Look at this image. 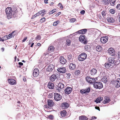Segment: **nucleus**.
I'll return each instance as SVG.
<instances>
[{
  "label": "nucleus",
  "instance_id": "f257e3e1",
  "mask_svg": "<svg viewBox=\"0 0 120 120\" xmlns=\"http://www.w3.org/2000/svg\"><path fill=\"white\" fill-rule=\"evenodd\" d=\"M86 81L90 83H94V87L96 89H100L103 87V84L101 82H96L97 80V78H93L87 76L86 77Z\"/></svg>",
  "mask_w": 120,
  "mask_h": 120
},
{
  "label": "nucleus",
  "instance_id": "f03ea898",
  "mask_svg": "<svg viewBox=\"0 0 120 120\" xmlns=\"http://www.w3.org/2000/svg\"><path fill=\"white\" fill-rule=\"evenodd\" d=\"M47 104L48 105H44L45 108L51 109L55 105V103L53 100L49 99L47 101Z\"/></svg>",
  "mask_w": 120,
  "mask_h": 120
},
{
  "label": "nucleus",
  "instance_id": "7ed1b4c3",
  "mask_svg": "<svg viewBox=\"0 0 120 120\" xmlns=\"http://www.w3.org/2000/svg\"><path fill=\"white\" fill-rule=\"evenodd\" d=\"M5 11L8 18H11L12 15V11L10 7H8L5 10Z\"/></svg>",
  "mask_w": 120,
  "mask_h": 120
},
{
  "label": "nucleus",
  "instance_id": "20e7f679",
  "mask_svg": "<svg viewBox=\"0 0 120 120\" xmlns=\"http://www.w3.org/2000/svg\"><path fill=\"white\" fill-rule=\"evenodd\" d=\"M87 56V55L85 53H82L79 56L78 60L80 61H83L86 59Z\"/></svg>",
  "mask_w": 120,
  "mask_h": 120
},
{
  "label": "nucleus",
  "instance_id": "39448f33",
  "mask_svg": "<svg viewBox=\"0 0 120 120\" xmlns=\"http://www.w3.org/2000/svg\"><path fill=\"white\" fill-rule=\"evenodd\" d=\"M61 95L57 93H54V99L56 101H58L60 100L62 98Z\"/></svg>",
  "mask_w": 120,
  "mask_h": 120
},
{
  "label": "nucleus",
  "instance_id": "423d86ee",
  "mask_svg": "<svg viewBox=\"0 0 120 120\" xmlns=\"http://www.w3.org/2000/svg\"><path fill=\"white\" fill-rule=\"evenodd\" d=\"M79 41L84 44H86L87 42L86 41V40L85 38V35H81L79 38Z\"/></svg>",
  "mask_w": 120,
  "mask_h": 120
},
{
  "label": "nucleus",
  "instance_id": "0eeeda50",
  "mask_svg": "<svg viewBox=\"0 0 120 120\" xmlns=\"http://www.w3.org/2000/svg\"><path fill=\"white\" fill-rule=\"evenodd\" d=\"M15 33V31H14L11 33L9 34V35H7L6 36H5L4 38H5V40H6L12 37V36H14L15 35V34H16V33L14 34V33Z\"/></svg>",
  "mask_w": 120,
  "mask_h": 120
},
{
  "label": "nucleus",
  "instance_id": "6e6552de",
  "mask_svg": "<svg viewBox=\"0 0 120 120\" xmlns=\"http://www.w3.org/2000/svg\"><path fill=\"white\" fill-rule=\"evenodd\" d=\"M39 71L38 69L36 68L33 70V75L34 77H37L39 74Z\"/></svg>",
  "mask_w": 120,
  "mask_h": 120
},
{
  "label": "nucleus",
  "instance_id": "1a4fd4ad",
  "mask_svg": "<svg viewBox=\"0 0 120 120\" xmlns=\"http://www.w3.org/2000/svg\"><path fill=\"white\" fill-rule=\"evenodd\" d=\"M108 37L107 36L101 37V42L104 44L106 43L108 41Z\"/></svg>",
  "mask_w": 120,
  "mask_h": 120
},
{
  "label": "nucleus",
  "instance_id": "9d476101",
  "mask_svg": "<svg viewBox=\"0 0 120 120\" xmlns=\"http://www.w3.org/2000/svg\"><path fill=\"white\" fill-rule=\"evenodd\" d=\"M60 62L61 64H64L67 62L66 60L64 59L63 56H60Z\"/></svg>",
  "mask_w": 120,
  "mask_h": 120
},
{
  "label": "nucleus",
  "instance_id": "9b49d317",
  "mask_svg": "<svg viewBox=\"0 0 120 120\" xmlns=\"http://www.w3.org/2000/svg\"><path fill=\"white\" fill-rule=\"evenodd\" d=\"M54 68V66L52 64H49L47 69V71L49 72L52 71Z\"/></svg>",
  "mask_w": 120,
  "mask_h": 120
},
{
  "label": "nucleus",
  "instance_id": "f8f14e48",
  "mask_svg": "<svg viewBox=\"0 0 120 120\" xmlns=\"http://www.w3.org/2000/svg\"><path fill=\"white\" fill-rule=\"evenodd\" d=\"M109 54L112 56H114L115 54L113 49L112 48H110L108 50Z\"/></svg>",
  "mask_w": 120,
  "mask_h": 120
},
{
  "label": "nucleus",
  "instance_id": "ddd939ff",
  "mask_svg": "<svg viewBox=\"0 0 120 120\" xmlns=\"http://www.w3.org/2000/svg\"><path fill=\"white\" fill-rule=\"evenodd\" d=\"M57 71L61 73H65L66 71V69L64 68H58L57 69Z\"/></svg>",
  "mask_w": 120,
  "mask_h": 120
},
{
  "label": "nucleus",
  "instance_id": "4468645a",
  "mask_svg": "<svg viewBox=\"0 0 120 120\" xmlns=\"http://www.w3.org/2000/svg\"><path fill=\"white\" fill-rule=\"evenodd\" d=\"M61 106L63 109H66L69 107V104L67 102H64L62 104Z\"/></svg>",
  "mask_w": 120,
  "mask_h": 120
},
{
  "label": "nucleus",
  "instance_id": "2eb2a0df",
  "mask_svg": "<svg viewBox=\"0 0 120 120\" xmlns=\"http://www.w3.org/2000/svg\"><path fill=\"white\" fill-rule=\"evenodd\" d=\"M104 100L103 101V103L104 104L109 103L111 100L109 97L105 96L104 98Z\"/></svg>",
  "mask_w": 120,
  "mask_h": 120
},
{
  "label": "nucleus",
  "instance_id": "dca6fc26",
  "mask_svg": "<svg viewBox=\"0 0 120 120\" xmlns=\"http://www.w3.org/2000/svg\"><path fill=\"white\" fill-rule=\"evenodd\" d=\"M90 72L91 75L93 76L97 74V70L96 69L93 68L90 70Z\"/></svg>",
  "mask_w": 120,
  "mask_h": 120
},
{
  "label": "nucleus",
  "instance_id": "f3484780",
  "mask_svg": "<svg viewBox=\"0 0 120 120\" xmlns=\"http://www.w3.org/2000/svg\"><path fill=\"white\" fill-rule=\"evenodd\" d=\"M87 32L86 29H84L79 30L77 32V33L80 34H85Z\"/></svg>",
  "mask_w": 120,
  "mask_h": 120
},
{
  "label": "nucleus",
  "instance_id": "a211bd4d",
  "mask_svg": "<svg viewBox=\"0 0 120 120\" xmlns=\"http://www.w3.org/2000/svg\"><path fill=\"white\" fill-rule=\"evenodd\" d=\"M106 19L108 22L110 23H113L115 21L114 18L111 17H108Z\"/></svg>",
  "mask_w": 120,
  "mask_h": 120
},
{
  "label": "nucleus",
  "instance_id": "6ab92c4d",
  "mask_svg": "<svg viewBox=\"0 0 120 120\" xmlns=\"http://www.w3.org/2000/svg\"><path fill=\"white\" fill-rule=\"evenodd\" d=\"M67 112L65 110H64L61 111L60 112V114L62 117H64L66 116Z\"/></svg>",
  "mask_w": 120,
  "mask_h": 120
},
{
  "label": "nucleus",
  "instance_id": "aec40b11",
  "mask_svg": "<svg viewBox=\"0 0 120 120\" xmlns=\"http://www.w3.org/2000/svg\"><path fill=\"white\" fill-rule=\"evenodd\" d=\"M57 77L56 75H52L49 78V79L52 82L54 81L57 78Z\"/></svg>",
  "mask_w": 120,
  "mask_h": 120
},
{
  "label": "nucleus",
  "instance_id": "412c9836",
  "mask_svg": "<svg viewBox=\"0 0 120 120\" xmlns=\"http://www.w3.org/2000/svg\"><path fill=\"white\" fill-rule=\"evenodd\" d=\"M47 86L50 89H53L54 88V84L51 82H49L48 83Z\"/></svg>",
  "mask_w": 120,
  "mask_h": 120
},
{
  "label": "nucleus",
  "instance_id": "4be33fe9",
  "mask_svg": "<svg viewBox=\"0 0 120 120\" xmlns=\"http://www.w3.org/2000/svg\"><path fill=\"white\" fill-rule=\"evenodd\" d=\"M8 82L11 85L15 84H16V81L13 79H9L8 80Z\"/></svg>",
  "mask_w": 120,
  "mask_h": 120
},
{
  "label": "nucleus",
  "instance_id": "5701e85b",
  "mask_svg": "<svg viewBox=\"0 0 120 120\" xmlns=\"http://www.w3.org/2000/svg\"><path fill=\"white\" fill-rule=\"evenodd\" d=\"M69 67V68L71 70H73L76 67L75 64L73 63H71L70 64Z\"/></svg>",
  "mask_w": 120,
  "mask_h": 120
},
{
  "label": "nucleus",
  "instance_id": "b1692460",
  "mask_svg": "<svg viewBox=\"0 0 120 120\" xmlns=\"http://www.w3.org/2000/svg\"><path fill=\"white\" fill-rule=\"evenodd\" d=\"M103 100V98L101 97H100L97 98L94 101L95 102H96L97 103H100L101 102V101H102Z\"/></svg>",
  "mask_w": 120,
  "mask_h": 120
},
{
  "label": "nucleus",
  "instance_id": "393cba45",
  "mask_svg": "<svg viewBox=\"0 0 120 120\" xmlns=\"http://www.w3.org/2000/svg\"><path fill=\"white\" fill-rule=\"evenodd\" d=\"M79 119L80 120H87L88 118L85 116L82 115L79 117Z\"/></svg>",
  "mask_w": 120,
  "mask_h": 120
},
{
  "label": "nucleus",
  "instance_id": "a878e982",
  "mask_svg": "<svg viewBox=\"0 0 120 120\" xmlns=\"http://www.w3.org/2000/svg\"><path fill=\"white\" fill-rule=\"evenodd\" d=\"M108 61L111 64L114 63L115 60L112 57H110L108 58Z\"/></svg>",
  "mask_w": 120,
  "mask_h": 120
},
{
  "label": "nucleus",
  "instance_id": "bb28decb",
  "mask_svg": "<svg viewBox=\"0 0 120 120\" xmlns=\"http://www.w3.org/2000/svg\"><path fill=\"white\" fill-rule=\"evenodd\" d=\"M111 64L110 63H105V68H111Z\"/></svg>",
  "mask_w": 120,
  "mask_h": 120
},
{
  "label": "nucleus",
  "instance_id": "cd10ccee",
  "mask_svg": "<svg viewBox=\"0 0 120 120\" xmlns=\"http://www.w3.org/2000/svg\"><path fill=\"white\" fill-rule=\"evenodd\" d=\"M110 2V0H103V3L105 5L109 4Z\"/></svg>",
  "mask_w": 120,
  "mask_h": 120
},
{
  "label": "nucleus",
  "instance_id": "c85d7f7f",
  "mask_svg": "<svg viewBox=\"0 0 120 120\" xmlns=\"http://www.w3.org/2000/svg\"><path fill=\"white\" fill-rule=\"evenodd\" d=\"M58 87L60 89H62L64 88V86L62 83H60L58 84Z\"/></svg>",
  "mask_w": 120,
  "mask_h": 120
},
{
  "label": "nucleus",
  "instance_id": "c756f323",
  "mask_svg": "<svg viewBox=\"0 0 120 120\" xmlns=\"http://www.w3.org/2000/svg\"><path fill=\"white\" fill-rule=\"evenodd\" d=\"M102 50L101 46L100 45L97 46L96 47V50L97 51L100 52Z\"/></svg>",
  "mask_w": 120,
  "mask_h": 120
},
{
  "label": "nucleus",
  "instance_id": "7c9ffc66",
  "mask_svg": "<svg viewBox=\"0 0 120 120\" xmlns=\"http://www.w3.org/2000/svg\"><path fill=\"white\" fill-rule=\"evenodd\" d=\"M90 90H80V92L82 94H86L90 92Z\"/></svg>",
  "mask_w": 120,
  "mask_h": 120
},
{
  "label": "nucleus",
  "instance_id": "2f4dec72",
  "mask_svg": "<svg viewBox=\"0 0 120 120\" xmlns=\"http://www.w3.org/2000/svg\"><path fill=\"white\" fill-rule=\"evenodd\" d=\"M54 49V48L53 46H49L48 49L49 51H53Z\"/></svg>",
  "mask_w": 120,
  "mask_h": 120
},
{
  "label": "nucleus",
  "instance_id": "473e14b6",
  "mask_svg": "<svg viewBox=\"0 0 120 120\" xmlns=\"http://www.w3.org/2000/svg\"><path fill=\"white\" fill-rule=\"evenodd\" d=\"M107 79L106 77H104V78L101 79V81L104 82L105 83H106L107 82Z\"/></svg>",
  "mask_w": 120,
  "mask_h": 120
},
{
  "label": "nucleus",
  "instance_id": "72a5a7b5",
  "mask_svg": "<svg viewBox=\"0 0 120 120\" xmlns=\"http://www.w3.org/2000/svg\"><path fill=\"white\" fill-rule=\"evenodd\" d=\"M80 71L79 70H75V75H79L80 74Z\"/></svg>",
  "mask_w": 120,
  "mask_h": 120
},
{
  "label": "nucleus",
  "instance_id": "f704fd0d",
  "mask_svg": "<svg viewBox=\"0 0 120 120\" xmlns=\"http://www.w3.org/2000/svg\"><path fill=\"white\" fill-rule=\"evenodd\" d=\"M56 9H53L52 10L49 12V15H50L51 14H52L54 13L56 11Z\"/></svg>",
  "mask_w": 120,
  "mask_h": 120
},
{
  "label": "nucleus",
  "instance_id": "c9c22d12",
  "mask_svg": "<svg viewBox=\"0 0 120 120\" xmlns=\"http://www.w3.org/2000/svg\"><path fill=\"white\" fill-rule=\"evenodd\" d=\"M116 1V0H111V1L110 2L111 5L112 6L114 5L115 4V2Z\"/></svg>",
  "mask_w": 120,
  "mask_h": 120
},
{
  "label": "nucleus",
  "instance_id": "e433bc0d",
  "mask_svg": "<svg viewBox=\"0 0 120 120\" xmlns=\"http://www.w3.org/2000/svg\"><path fill=\"white\" fill-rule=\"evenodd\" d=\"M107 14V12L105 11H103L101 12V14L103 17L105 16Z\"/></svg>",
  "mask_w": 120,
  "mask_h": 120
},
{
  "label": "nucleus",
  "instance_id": "4c0bfd02",
  "mask_svg": "<svg viewBox=\"0 0 120 120\" xmlns=\"http://www.w3.org/2000/svg\"><path fill=\"white\" fill-rule=\"evenodd\" d=\"M109 11L112 14H114L116 12L115 10L113 9H112L110 10Z\"/></svg>",
  "mask_w": 120,
  "mask_h": 120
},
{
  "label": "nucleus",
  "instance_id": "58836bf2",
  "mask_svg": "<svg viewBox=\"0 0 120 120\" xmlns=\"http://www.w3.org/2000/svg\"><path fill=\"white\" fill-rule=\"evenodd\" d=\"M71 41L69 39H67L66 40L67 44L68 45H70Z\"/></svg>",
  "mask_w": 120,
  "mask_h": 120
},
{
  "label": "nucleus",
  "instance_id": "ea45409f",
  "mask_svg": "<svg viewBox=\"0 0 120 120\" xmlns=\"http://www.w3.org/2000/svg\"><path fill=\"white\" fill-rule=\"evenodd\" d=\"M48 117L49 119L51 120H53L54 119L53 116L52 115H49L48 116Z\"/></svg>",
  "mask_w": 120,
  "mask_h": 120
},
{
  "label": "nucleus",
  "instance_id": "a19ab883",
  "mask_svg": "<svg viewBox=\"0 0 120 120\" xmlns=\"http://www.w3.org/2000/svg\"><path fill=\"white\" fill-rule=\"evenodd\" d=\"M65 93L66 94H70L71 92V90H64Z\"/></svg>",
  "mask_w": 120,
  "mask_h": 120
},
{
  "label": "nucleus",
  "instance_id": "79ce46f5",
  "mask_svg": "<svg viewBox=\"0 0 120 120\" xmlns=\"http://www.w3.org/2000/svg\"><path fill=\"white\" fill-rule=\"evenodd\" d=\"M66 77L68 79H70L71 77V74L69 73L66 74Z\"/></svg>",
  "mask_w": 120,
  "mask_h": 120
},
{
  "label": "nucleus",
  "instance_id": "37998d69",
  "mask_svg": "<svg viewBox=\"0 0 120 120\" xmlns=\"http://www.w3.org/2000/svg\"><path fill=\"white\" fill-rule=\"evenodd\" d=\"M90 48V45H86L85 46V49L86 50H88Z\"/></svg>",
  "mask_w": 120,
  "mask_h": 120
},
{
  "label": "nucleus",
  "instance_id": "c03bdc74",
  "mask_svg": "<svg viewBox=\"0 0 120 120\" xmlns=\"http://www.w3.org/2000/svg\"><path fill=\"white\" fill-rule=\"evenodd\" d=\"M72 88L71 87L68 86L64 90H72Z\"/></svg>",
  "mask_w": 120,
  "mask_h": 120
},
{
  "label": "nucleus",
  "instance_id": "a18cd8bd",
  "mask_svg": "<svg viewBox=\"0 0 120 120\" xmlns=\"http://www.w3.org/2000/svg\"><path fill=\"white\" fill-rule=\"evenodd\" d=\"M41 37L40 36L38 35H37L36 39V40H39L41 39Z\"/></svg>",
  "mask_w": 120,
  "mask_h": 120
},
{
  "label": "nucleus",
  "instance_id": "49530a36",
  "mask_svg": "<svg viewBox=\"0 0 120 120\" xmlns=\"http://www.w3.org/2000/svg\"><path fill=\"white\" fill-rule=\"evenodd\" d=\"M45 18L43 17L40 20V21L42 22H44L45 20Z\"/></svg>",
  "mask_w": 120,
  "mask_h": 120
},
{
  "label": "nucleus",
  "instance_id": "de8ad7c7",
  "mask_svg": "<svg viewBox=\"0 0 120 120\" xmlns=\"http://www.w3.org/2000/svg\"><path fill=\"white\" fill-rule=\"evenodd\" d=\"M76 20V19L75 18H73L71 19L70 20L71 22H74Z\"/></svg>",
  "mask_w": 120,
  "mask_h": 120
},
{
  "label": "nucleus",
  "instance_id": "09e8293b",
  "mask_svg": "<svg viewBox=\"0 0 120 120\" xmlns=\"http://www.w3.org/2000/svg\"><path fill=\"white\" fill-rule=\"evenodd\" d=\"M58 6H60L61 8L62 9L63 8V6H62V4L61 3H59L58 5Z\"/></svg>",
  "mask_w": 120,
  "mask_h": 120
},
{
  "label": "nucleus",
  "instance_id": "8fccbe9b",
  "mask_svg": "<svg viewBox=\"0 0 120 120\" xmlns=\"http://www.w3.org/2000/svg\"><path fill=\"white\" fill-rule=\"evenodd\" d=\"M72 55L71 54L68 55V59H70L71 58Z\"/></svg>",
  "mask_w": 120,
  "mask_h": 120
},
{
  "label": "nucleus",
  "instance_id": "3c124183",
  "mask_svg": "<svg viewBox=\"0 0 120 120\" xmlns=\"http://www.w3.org/2000/svg\"><path fill=\"white\" fill-rule=\"evenodd\" d=\"M85 11L84 10H82L80 12V13L82 15H83L85 13Z\"/></svg>",
  "mask_w": 120,
  "mask_h": 120
},
{
  "label": "nucleus",
  "instance_id": "603ef678",
  "mask_svg": "<svg viewBox=\"0 0 120 120\" xmlns=\"http://www.w3.org/2000/svg\"><path fill=\"white\" fill-rule=\"evenodd\" d=\"M117 8L119 10L120 9V4H118L116 6Z\"/></svg>",
  "mask_w": 120,
  "mask_h": 120
},
{
  "label": "nucleus",
  "instance_id": "864d4df0",
  "mask_svg": "<svg viewBox=\"0 0 120 120\" xmlns=\"http://www.w3.org/2000/svg\"><path fill=\"white\" fill-rule=\"evenodd\" d=\"M37 14H36L34 15L33 16L32 18V19H34V18H35V17H36V16H37Z\"/></svg>",
  "mask_w": 120,
  "mask_h": 120
},
{
  "label": "nucleus",
  "instance_id": "5fc2aeb1",
  "mask_svg": "<svg viewBox=\"0 0 120 120\" xmlns=\"http://www.w3.org/2000/svg\"><path fill=\"white\" fill-rule=\"evenodd\" d=\"M61 14L60 12H59L58 13L56 14L55 15V16L56 17L58 16L60 14Z\"/></svg>",
  "mask_w": 120,
  "mask_h": 120
},
{
  "label": "nucleus",
  "instance_id": "6e6d98bb",
  "mask_svg": "<svg viewBox=\"0 0 120 120\" xmlns=\"http://www.w3.org/2000/svg\"><path fill=\"white\" fill-rule=\"evenodd\" d=\"M52 97V94H49L48 95V97L49 98H51Z\"/></svg>",
  "mask_w": 120,
  "mask_h": 120
},
{
  "label": "nucleus",
  "instance_id": "4d7b16f0",
  "mask_svg": "<svg viewBox=\"0 0 120 120\" xmlns=\"http://www.w3.org/2000/svg\"><path fill=\"white\" fill-rule=\"evenodd\" d=\"M95 108L96 109L98 110L99 111H100V109L99 107L97 106H95Z\"/></svg>",
  "mask_w": 120,
  "mask_h": 120
},
{
  "label": "nucleus",
  "instance_id": "13d9d810",
  "mask_svg": "<svg viewBox=\"0 0 120 120\" xmlns=\"http://www.w3.org/2000/svg\"><path fill=\"white\" fill-rule=\"evenodd\" d=\"M57 23L56 21L55 22H54L53 24V26H56L57 24Z\"/></svg>",
  "mask_w": 120,
  "mask_h": 120
},
{
  "label": "nucleus",
  "instance_id": "bf43d9fd",
  "mask_svg": "<svg viewBox=\"0 0 120 120\" xmlns=\"http://www.w3.org/2000/svg\"><path fill=\"white\" fill-rule=\"evenodd\" d=\"M27 37H25L24 39L22 40V41L23 42H25L27 39Z\"/></svg>",
  "mask_w": 120,
  "mask_h": 120
},
{
  "label": "nucleus",
  "instance_id": "052dcab7",
  "mask_svg": "<svg viewBox=\"0 0 120 120\" xmlns=\"http://www.w3.org/2000/svg\"><path fill=\"white\" fill-rule=\"evenodd\" d=\"M118 58H120V51L118 52Z\"/></svg>",
  "mask_w": 120,
  "mask_h": 120
},
{
  "label": "nucleus",
  "instance_id": "680f3d73",
  "mask_svg": "<svg viewBox=\"0 0 120 120\" xmlns=\"http://www.w3.org/2000/svg\"><path fill=\"white\" fill-rule=\"evenodd\" d=\"M97 118V117L95 116H93L92 117L91 119H96Z\"/></svg>",
  "mask_w": 120,
  "mask_h": 120
},
{
  "label": "nucleus",
  "instance_id": "e2e57ef3",
  "mask_svg": "<svg viewBox=\"0 0 120 120\" xmlns=\"http://www.w3.org/2000/svg\"><path fill=\"white\" fill-rule=\"evenodd\" d=\"M98 17L100 19H102L100 15H98Z\"/></svg>",
  "mask_w": 120,
  "mask_h": 120
},
{
  "label": "nucleus",
  "instance_id": "0e129e2a",
  "mask_svg": "<svg viewBox=\"0 0 120 120\" xmlns=\"http://www.w3.org/2000/svg\"><path fill=\"white\" fill-rule=\"evenodd\" d=\"M19 64L21 65H23V63L22 62H19Z\"/></svg>",
  "mask_w": 120,
  "mask_h": 120
},
{
  "label": "nucleus",
  "instance_id": "69168bd1",
  "mask_svg": "<svg viewBox=\"0 0 120 120\" xmlns=\"http://www.w3.org/2000/svg\"><path fill=\"white\" fill-rule=\"evenodd\" d=\"M48 0H45L44 2L45 4H47L48 2H47Z\"/></svg>",
  "mask_w": 120,
  "mask_h": 120
},
{
  "label": "nucleus",
  "instance_id": "338daca9",
  "mask_svg": "<svg viewBox=\"0 0 120 120\" xmlns=\"http://www.w3.org/2000/svg\"><path fill=\"white\" fill-rule=\"evenodd\" d=\"M23 80L24 81H25L26 80V79L25 77H23Z\"/></svg>",
  "mask_w": 120,
  "mask_h": 120
},
{
  "label": "nucleus",
  "instance_id": "774afa93",
  "mask_svg": "<svg viewBox=\"0 0 120 120\" xmlns=\"http://www.w3.org/2000/svg\"><path fill=\"white\" fill-rule=\"evenodd\" d=\"M38 13H39V14L40 15V14H41L42 12L41 11H39L38 12Z\"/></svg>",
  "mask_w": 120,
  "mask_h": 120
}]
</instances>
